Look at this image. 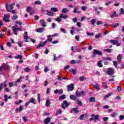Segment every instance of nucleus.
I'll list each match as a JSON object with an SVG mask.
<instances>
[{"instance_id":"41","label":"nucleus","mask_w":124,"mask_h":124,"mask_svg":"<svg viewBox=\"0 0 124 124\" xmlns=\"http://www.w3.org/2000/svg\"><path fill=\"white\" fill-rule=\"evenodd\" d=\"M73 111H74L75 113H76V114H78V113H79V111L77 108H73Z\"/></svg>"},{"instance_id":"9","label":"nucleus","mask_w":124,"mask_h":124,"mask_svg":"<svg viewBox=\"0 0 124 124\" xmlns=\"http://www.w3.org/2000/svg\"><path fill=\"white\" fill-rule=\"evenodd\" d=\"M96 54H98V55H100V56L103 55V53L101 52V51H99V50H97V49H94L93 55H94Z\"/></svg>"},{"instance_id":"11","label":"nucleus","mask_w":124,"mask_h":124,"mask_svg":"<svg viewBox=\"0 0 124 124\" xmlns=\"http://www.w3.org/2000/svg\"><path fill=\"white\" fill-rule=\"evenodd\" d=\"M67 88L68 91H73L74 88L73 84H70V85H68V86H67Z\"/></svg>"},{"instance_id":"18","label":"nucleus","mask_w":124,"mask_h":124,"mask_svg":"<svg viewBox=\"0 0 124 124\" xmlns=\"http://www.w3.org/2000/svg\"><path fill=\"white\" fill-rule=\"evenodd\" d=\"M60 17L65 19V18H68V16L67 15H63L62 14H61V15H60Z\"/></svg>"},{"instance_id":"57","label":"nucleus","mask_w":124,"mask_h":124,"mask_svg":"<svg viewBox=\"0 0 124 124\" xmlns=\"http://www.w3.org/2000/svg\"><path fill=\"white\" fill-rule=\"evenodd\" d=\"M63 91L62 90H58V93L59 94H62V93H63Z\"/></svg>"},{"instance_id":"54","label":"nucleus","mask_w":124,"mask_h":124,"mask_svg":"<svg viewBox=\"0 0 124 124\" xmlns=\"http://www.w3.org/2000/svg\"><path fill=\"white\" fill-rule=\"evenodd\" d=\"M113 65H114V66H115V67H118V65H117V62H116V61H114V62H113Z\"/></svg>"},{"instance_id":"13","label":"nucleus","mask_w":124,"mask_h":124,"mask_svg":"<svg viewBox=\"0 0 124 124\" xmlns=\"http://www.w3.org/2000/svg\"><path fill=\"white\" fill-rule=\"evenodd\" d=\"M92 117L93 118V120H95V121H97V120H99L100 115H95L93 114L92 115Z\"/></svg>"},{"instance_id":"36","label":"nucleus","mask_w":124,"mask_h":124,"mask_svg":"<svg viewBox=\"0 0 124 124\" xmlns=\"http://www.w3.org/2000/svg\"><path fill=\"white\" fill-rule=\"evenodd\" d=\"M79 80L80 81H84V80H86V78L85 77V76H81L79 78Z\"/></svg>"},{"instance_id":"19","label":"nucleus","mask_w":124,"mask_h":124,"mask_svg":"<svg viewBox=\"0 0 124 124\" xmlns=\"http://www.w3.org/2000/svg\"><path fill=\"white\" fill-rule=\"evenodd\" d=\"M93 87L95 90H100V88L99 87V85L98 84H95V85H93Z\"/></svg>"},{"instance_id":"7","label":"nucleus","mask_w":124,"mask_h":124,"mask_svg":"<svg viewBox=\"0 0 124 124\" xmlns=\"http://www.w3.org/2000/svg\"><path fill=\"white\" fill-rule=\"evenodd\" d=\"M114 68H112L111 67H109V68H107V73L109 75L114 74Z\"/></svg>"},{"instance_id":"62","label":"nucleus","mask_w":124,"mask_h":124,"mask_svg":"<svg viewBox=\"0 0 124 124\" xmlns=\"http://www.w3.org/2000/svg\"><path fill=\"white\" fill-rule=\"evenodd\" d=\"M25 70L26 72H28L29 71H30L31 69L29 67H26V68L25 69Z\"/></svg>"},{"instance_id":"20","label":"nucleus","mask_w":124,"mask_h":124,"mask_svg":"<svg viewBox=\"0 0 124 124\" xmlns=\"http://www.w3.org/2000/svg\"><path fill=\"white\" fill-rule=\"evenodd\" d=\"M23 109V106H19V108H17L16 109V112H21Z\"/></svg>"},{"instance_id":"1","label":"nucleus","mask_w":124,"mask_h":124,"mask_svg":"<svg viewBox=\"0 0 124 124\" xmlns=\"http://www.w3.org/2000/svg\"><path fill=\"white\" fill-rule=\"evenodd\" d=\"M50 37H51V35H49L48 36H47L48 39H47L46 41H45L44 44H39V45L37 46V48H40V47H43V46H45V45L47 44V42H52V38H50Z\"/></svg>"},{"instance_id":"45","label":"nucleus","mask_w":124,"mask_h":124,"mask_svg":"<svg viewBox=\"0 0 124 124\" xmlns=\"http://www.w3.org/2000/svg\"><path fill=\"white\" fill-rule=\"evenodd\" d=\"M65 95L64 94L61 95L59 97V99H65Z\"/></svg>"},{"instance_id":"32","label":"nucleus","mask_w":124,"mask_h":124,"mask_svg":"<svg viewBox=\"0 0 124 124\" xmlns=\"http://www.w3.org/2000/svg\"><path fill=\"white\" fill-rule=\"evenodd\" d=\"M30 103H33V104H36V102L34 99V98H31L30 100Z\"/></svg>"},{"instance_id":"4","label":"nucleus","mask_w":124,"mask_h":124,"mask_svg":"<svg viewBox=\"0 0 124 124\" xmlns=\"http://www.w3.org/2000/svg\"><path fill=\"white\" fill-rule=\"evenodd\" d=\"M9 69V65L7 63H3L2 66H0V71H2V69L4 70H7Z\"/></svg>"},{"instance_id":"60","label":"nucleus","mask_w":124,"mask_h":124,"mask_svg":"<svg viewBox=\"0 0 124 124\" xmlns=\"http://www.w3.org/2000/svg\"><path fill=\"white\" fill-rule=\"evenodd\" d=\"M26 10L27 12H30L31 11V7H27L26 8Z\"/></svg>"},{"instance_id":"15","label":"nucleus","mask_w":124,"mask_h":124,"mask_svg":"<svg viewBox=\"0 0 124 124\" xmlns=\"http://www.w3.org/2000/svg\"><path fill=\"white\" fill-rule=\"evenodd\" d=\"M71 50L72 51V52H78L79 51L77 46H72L71 47Z\"/></svg>"},{"instance_id":"5","label":"nucleus","mask_w":124,"mask_h":124,"mask_svg":"<svg viewBox=\"0 0 124 124\" xmlns=\"http://www.w3.org/2000/svg\"><path fill=\"white\" fill-rule=\"evenodd\" d=\"M85 94L86 93L84 92V91H82L81 93L79 92V91H77L76 92L77 96H84Z\"/></svg>"},{"instance_id":"56","label":"nucleus","mask_w":124,"mask_h":124,"mask_svg":"<svg viewBox=\"0 0 124 124\" xmlns=\"http://www.w3.org/2000/svg\"><path fill=\"white\" fill-rule=\"evenodd\" d=\"M60 30L61 31V32H62L63 33H66V30L65 29H64V28H61Z\"/></svg>"},{"instance_id":"39","label":"nucleus","mask_w":124,"mask_h":124,"mask_svg":"<svg viewBox=\"0 0 124 124\" xmlns=\"http://www.w3.org/2000/svg\"><path fill=\"white\" fill-rule=\"evenodd\" d=\"M71 63H76V62H77L78 63H79L80 62V61H78L77 62H75L74 60H72L70 62Z\"/></svg>"},{"instance_id":"17","label":"nucleus","mask_w":124,"mask_h":124,"mask_svg":"<svg viewBox=\"0 0 124 124\" xmlns=\"http://www.w3.org/2000/svg\"><path fill=\"white\" fill-rule=\"evenodd\" d=\"M44 31V28H38L36 30V32H38V33H43Z\"/></svg>"},{"instance_id":"6","label":"nucleus","mask_w":124,"mask_h":124,"mask_svg":"<svg viewBox=\"0 0 124 124\" xmlns=\"http://www.w3.org/2000/svg\"><path fill=\"white\" fill-rule=\"evenodd\" d=\"M69 105H70V103L67 102L66 100H64V101L63 102V104H62V108L64 109H65V108L69 106Z\"/></svg>"},{"instance_id":"64","label":"nucleus","mask_w":124,"mask_h":124,"mask_svg":"<svg viewBox=\"0 0 124 124\" xmlns=\"http://www.w3.org/2000/svg\"><path fill=\"white\" fill-rule=\"evenodd\" d=\"M18 45L19 46H20V47H22V46H23L22 42H20L19 43H18Z\"/></svg>"},{"instance_id":"16","label":"nucleus","mask_w":124,"mask_h":124,"mask_svg":"<svg viewBox=\"0 0 124 124\" xmlns=\"http://www.w3.org/2000/svg\"><path fill=\"white\" fill-rule=\"evenodd\" d=\"M118 15L117 14V13L115 11H113V15H111L110 16V17H111V18H113V17H116L117 16H118Z\"/></svg>"},{"instance_id":"63","label":"nucleus","mask_w":124,"mask_h":124,"mask_svg":"<svg viewBox=\"0 0 124 124\" xmlns=\"http://www.w3.org/2000/svg\"><path fill=\"white\" fill-rule=\"evenodd\" d=\"M9 86L10 87H13V86H14L13 83L10 82V83H9Z\"/></svg>"},{"instance_id":"47","label":"nucleus","mask_w":124,"mask_h":124,"mask_svg":"<svg viewBox=\"0 0 124 124\" xmlns=\"http://www.w3.org/2000/svg\"><path fill=\"white\" fill-rule=\"evenodd\" d=\"M86 115H81L80 116V120H84V118H85Z\"/></svg>"},{"instance_id":"24","label":"nucleus","mask_w":124,"mask_h":124,"mask_svg":"<svg viewBox=\"0 0 124 124\" xmlns=\"http://www.w3.org/2000/svg\"><path fill=\"white\" fill-rule=\"evenodd\" d=\"M25 35L24 36V39H25V42H28L29 41H28L29 39V37L28 36V33L27 32H25Z\"/></svg>"},{"instance_id":"21","label":"nucleus","mask_w":124,"mask_h":124,"mask_svg":"<svg viewBox=\"0 0 124 124\" xmlns=\"http://www.w3.org/2000/svg\"><path fill=\"white\" fill-rule=\"evenodd\" d=\"M47 16H54V13L52 12H50V11H47L46 13Z\"/></svg>"},{"instance_id":"50","label":"nucleus","mask_w":124,"mask_h":124,"mask_svg":"<svg viewBox=\"0 0 124 124\" xmlns=\"http://www.w3.org/2000/svg\"><path fill=\"white\" fill-rule=\"evenodd\" d=\"M22 119L25 122H27L28 121L27 117H26V116H23Z\"/></svg>"},{"instance_id":"27","label":"nucleus","mask_w":124,"mask_h":124,"mask_svg":"<svg viewBox=\"0 0 124 124\" xmlns=\"http://www.w3.org/2000/svg\"><path fill=\"white\" fill-rule=\"evenodd\" d=\"M122 55H119L118 56H117V60L119 62H121L122 61Z\"/></svg>"},{"instance_id":"29","label":"nucleus","mask_w":124,"mask_h":124,"mask_svg":"<svg viewBox=\"0 0 124 124\" xmlns=\"http://www.w3.org/2000/svg\"><path fill=\"white\" fill-rule=\"evenodd\" d=\"M71 29L72 30L70 31V33H71V34H72V35H74L75 32L74 31V30L75 29V27L74 26H72L71 27Z\"/></svg>"},{"instance_id":"8","label":"nucleus","mask_w":124,"mask_h":124,"mask_svg":"<svg viewBox=\"0 0 124 124\" xmlns=\"http://www.w3.org/2000/svg\"><path fill=\"white\" fill-rule=\"evenodd\" d=\"M10 17V15H5L3 19L4 20V21L9 22L10 21V19H9Z\"/></svg>"},{"instance_id":"58","label":"nucleus","mask_w":124,"mask_h":124,"mask_svg":"<svg viewBox=\"0 0 124 124\" xmlns=\"http://www.w3.org/2000/svg\"><path fill=\"white\" fill-rule=\"evenodd\" d=\"M70 71L72 72L73 74H76V70L75 69H71Z\"/></svg>"},{"instance_id":"55","label":"nucleus","mask_w":124,"mask_h":124,"mask_svg":"<svg viewBox=\"0 0 124 124\" xmlns=\"http://www.w3.org/2000/svg\"><path fill=\"white\" fill-rule=\"evenodd\" d=\"M55 20L56 21H58V22H60V21H62L61 17H60H60H58L57 18L55 19Z\"/></svg>"},{"instance_id":"61","label":"nucleus","mask_w":124,"mask_h":124,"mask_svg":"<svg viewBox=\"0 0 124 124\" xmlns=\"http://www.w3.org/2000/svg\"><path fill=\"white\" fill-rule=\"evenodd\" d=\"M77 103L78 104V105H82V102L79 100H77Z\"/></svg>"},{"instance_id":"3","label":"nucleus","mask_w":124,"mask_h":124,"mask_svg":"<svg viewBox=\"0 0 124 124\" xmlns=\"http://www.w3.org/2000/svg\"><path fill=\"white\" fill-rule=\"evenodd\" d=\"M15 4V3H12L11 5H9L8 6V4H6L5 5V7L6 8L8 12H10L11 10H13Z\"/></svg>"},{"instance_id":"46","label":"nucleus","mask_w":124,"mask_h":124,"mask_svg":"<svg viewBox=\"0 0 124 124\" xmlns=\"http://www.w3.org/2000/svg\"><path fill=\"white\" fill-rule=\"evenodd\" d=\"M16 24H18V25H22V22H21V21H15Z\"/></svg>"},{"instance_id":"31","label":"nucleus","mask_w":124,"mask_h":124,"mask_svg":"<svg viewBox=\"0 0 124 124\" xmlns=\"http://www.w3.org/2000/svg\"><path fill=\"white\" fill-rule=\"evenodd\" d=\"M62 12L63 13H68V12H69V9H67V8H65L64 9H62Z\"/></svg>"},{"instance_id":"25","label":"nucleus","mask_w":124,"mask_h":124,"mask_svg":"<svg viewBox=\"0 0 124 124\" xmlns=\"http://www.w3.org/2000/svg\"><path fill=\"white\" fill-rule=\"evenodd\" d=\"M41 24L44 27H45L46 26V24H45V21L43 19H41L40 21Z\"/></svg>"},{"instance_id":"34","label":"nucleus","mask_w":124,"mask_h":124,"mask_svg":"<svg viewBox=\"0 0 124 124\" xmlns=\"http://www.w3.org/2000/svg\"><path fill=\"white\" fill-rule=\"evenodd\" d=\"M89 101L90 102H94L95 101V97H91L89 99Z\"/></svg>"},{"instance_id":"49","label":"nucleus","mask_w":124,"mask_h":124,"mask_svg":"<svg viewBox=\"0 0 124 124\" xmlns=\"http://www.w3.org/2000/svg\"><path fill=\"white\" fill-rule=\"evenodd\" d=\"M18 18V16L16 15H14V16H13L12 19H17Z\"/></svg>"},{"instance_id":"43","label":"nucleus","mask_w":124,"mask_h":124,"mask_svg":"<svg viewBox=\"0 0 124 124\" xmlns=\"http://www.w3.org/2000/svg\"><path fill=\"white\" fill-rule=\"evenodd\" d=\"M107 85V83H103L102 84L103 88H104V89H107V88L108 87Z\"/></svg>"},{"instance_id":"52","label":"nucleus","mask_w":124,"mask_h":124,"mask_svg":"<svg viewBox=\"0 0 124 124\" xmlns=\"http://www.w3.org/2000/svg\"><path fill=\"white\" fill-rule=\"evenodd\" d=\"M87 9V7H86V6H83L82 7H81V9L82 10V11H86Z\"/></svg>"},{"instance_id":"59","label":"nucleus","mask_w":124,"mask_h":124,"mask_svg":"<svg viewBox=\"0 0 124 124\" xmlns=\"http://www.w3.org/2000/svg\"><path fill=\"white\" fill-rule=\"evenodd\" d=\"M38 102H40L41 97H40V93L38 94Z\"/></svg>"},{"instance_id":"22","label":"nucleus","mask_w":124,"mask_h":124,"mask_svg":"<svg viewBox=\"0 0 124 124\" xmlns=\"http://www.w3.org/2000/svg\"><path fill=\"white\" fill-rule=\"evenodd\" d=\"M22 78L23 77L21 76L19 78H18V79H17V81H16L15 83V86H17L18 83L22 80Z\"/></svg>"},{"instance_id":"28","label":"nucleus","mask_w":124,"mask_h":124,"mask_svg":"<svg viewBox=\"0 0 124 124\" xmlns=\"http://www.w3.org/2000/svg\"><path fill=\"white\" fill-rule=\"evenodd\" d=\"M102 61H99V62H98L97 65L99 67H102L103 66V65L102 63Z\"/></svg>"},{"instance_id":"48","label":"nucleus","mask_w":124,"mask_h":124,"mask_svg":"<svg viewBox=\"0 0 124 124\" xmlns=\"http://www.w3.org/2000/svg\"><path fill=\"white\" fill-rule=\"evenodd\" d=\"M119 119L120 121H123V120H124V115H120Z\"/></svg>"},{"instance_id":"33","label":"nucleus","mask_w":124,"mask_h":124,"mask_svg":"<svg viewBox=\"0 0 124 124\" xmlns=\"http://www.w3.org/2000/svg\"><path fill=\"white\" fill-rule=\"evenodd\" d=\"M51 11L52 12H58L59 10L57 8H51Z\"/></svg>"},{"instance_id":"10","label":"nucleus","mask_w":124,"mask_h":124,"mask_svg":"<svg viewBox=\"0 0 124 124\" xmlns=\"http://www.w3.org/2000/svg\"><path fill=\"white\" fill-rule=\"evenodd\" d=\"M110 43L113 45H116L117 46H121V44H120V43H118L117 41H115L114 40H111V41H110Z\"/></svg>"},{"instance_id":"37","label":"nucleus","mask_w":124,"mask_h":124,"mask_svg":"<svg viewBox=\"0 0 124 124\" xmlns=\"http://www.w3.org/2000/svg\"><path fill=\"white\" fill-rule=\"evenodd\" d=\"M120 15H124V9H123V8H121L120 9Z\"/></svg>"},{"instance_id":"38","label":"nucleus","mask_w":124,"mask_h":124,"mask_svg":"<svg viewBox=\"0 0 124 124\" xmlns=\"http://www.w3.org/2000/svg\"><path fill=\"white\" fill-rule=\"evenodd\" d=\"M35 5H40L41 4V2L39 1V0H37L35 1L34 3Z\"/></svg>"},{"instance_id":"35","label":"nucleus","mask_w":124,"mask_h":124,"mask_svg":"<svg viewBox=\"0 0 124 124\" xmlns=\"http://www.w3.org/2000/svg\"><path fill=\"white\" fill-rule=\"evenodd\" d=\"M22 55H17V56H15V59H22Z\"/></svg>"},{"instance_id":"23","label":"nucleus","mask_w":124,"mask_h":124,"mask_svg":"<svg viewBox=\"0 0 124 124\" xmlns=\"http://www.w3.org/2000/svg\"><path fill=\"white\" fill-rule=\"evenodd\" d=\"M50 105V99H47L46 102V107H48Z\"/></svg>"},{"instance_id":"53","label":"nucleus","mask_w":124,"mask_h":124,"mask_svg":"<svg viewBox=\"0 0 124 124\" xmlns=\"http://www.w3.org/2000/svg\"><path fill=\"white\" fill-rule=\"evenodd\" d=\"M87 35H88V36H93L94 33H90L89 32H87Z\"/></svg>"},{"instance_id":"26","label":"nucleus","mask_w":124,"mask_h":124,"mask_svg":"<svg viewBox=\"0 0 124 124\" xmlns=\"http://www.w3.org/2000/svg\"><path fill=\"white\" fill-rule=\"evenodd\" d=\"M74 13L75 14H77V13H78V14H80L81 12H80V11H78V8H77V7H75L74 11Z\"/></svg>"},{"instance_id":"51","label":"nucleus","mask_w":124,"mask_h":124,"mask_svg":"<svg viewBox=\"0 0 124 124\" xmlns=\"http://www.w3.org/2000/svg\"><path fill=\"white\" fill-rule=\"evenodd\" d=\"M118 26H119V23H116V24H112V27H115V28L118 27Z\"/></svg>"},{"instance_id":"42","label":"nucleus","mask_w":124,"mask_h":124,"mask_svg":"<svg viewBox=\"0 0 124 124\" xmlns=\"http://www.w3.org/2000/svg\"><path fill=\"white\" fill-rule=\"evenodd\" d=\"M70 99L73 100H75L76 99V97L75 95H70Z\"/></svg>"},{"instance_id":"2","label":"nucleus","mask_w":124,"mask_h":124,"mask_svg":"<svg viewBox=\"0 0 124 124\" xmlns=\"http://www.w3.org/2000/svg\"><path fill=\"white\" fill-rule=\"evenodd\" d=\"M13 31L15 35H17V31H22V29L15 25L12 27Z\"/></svg>"},{"instance_id":"44","label":"nucleus","mask_w":124,"mask_h":124,"mask_svg":"<svg viewBox=\"0 0 124 124\" xmlns=\"http://www.w3.org/2000/svg\"><path fill=\"white\" fill-rule=\"evenodd\" d=\"M95 22H96V19H95L94 18H93V19H92V20H91V23L93 25H94Z\"/></svg>"},{"instance_id":"12","label":"nucleus","mask_w":124,"mask_h":124,"mask_svg":"<svg viewBox=\"0 0 124 124\" xmlns=\"http://www.w3.org/2000/svg\"><path fill=\"white\" fill-rule=\"evenodd\" d=\"M50 122H51V118L50 117H49V116L46 117L44 120L45 124H48Z\"/></svg>"},{"instance_id":"30","label":"nucleus","mask_w":124,"mask_h":124,"mask_svg":"<svg viewBox=\"0 0 124 124\" xmlns=\"http://www.w3.org/2000/svg\"><path fill=\"white\" fill-rule=\"evenodd\" d=\"M101 37H102V35H101V33H98V34H97L95 35V38L96 39H99V38H101Z\"/></svg>"},{"instance_id":"40","label":"nucleus","mask_w":124,"mask_h":124,"mask_svg":"<svg viewBox=\"0 0 124 124\" xmlns=\"http://www.w3.org/2000/svg\"><path fill=\"white\" fill-rule=\"evenodd\" d=\"M62 110H61V109H59V110H58V111H57L56 115H60L62 114Z\"/></svg>"},{"instance_id":"14","label":"nucleus","mask_w":124,"mask_h":124,"mask_svg":"<svg viewBox=\"0 0 124 124\" xmlns=\"http://www.w3.org/2000/svg\"><path fill=\"white\" fill-rule=\"evenodd\" d=\"M11 99L12 98V96H11V95H9L8 96V95H7V94H5L4 95V100L6 102H7L8 101V99Z\"/></svg>"}]
</instances>
